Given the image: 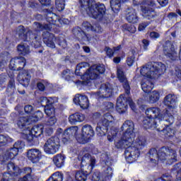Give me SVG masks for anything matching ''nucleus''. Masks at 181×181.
Returning a JSON list of instances; mask_svg holds the SVG:
<instances>
[{
	"instance_id": "1",
	"label": "nucleus",
	"mask_w": 181,
	"mask_h": 181,
	"mask_svg": "<svg viewBox=\"0 0 181 181\" xmlns=\"http://www.w3.org/2000/svg\"><path fill=\"white\" fill-rule=\"evenodd\" d=\"M146 117L143 120V127L146 129H155L158 127V122L165 121V122H168V124H166V127L163 129L160 130V129H157V131H162L165 138L172 136V129L169 127L170 124H169V120H168L169 119V117H168L165 110L160 112V109L159 107H149L146 110Z\"/></svg>"
},
{
	"instance_id": "2",
	"label": "nucleus",
	"mask_w": 181,
	"mask_h": 181,
	"mask_svg": "<svg viewBox=\"0 0 181 181\" xmlns=\"http://www.w3.org/2000/svg\"><path fill=\"white\" fill-rule=\"evenodd\" d=\"M166 70L165 64L160 62L149 63L144 66L140 73L144 78L141 81V88L144 93H151L155 87L153 83L149 79L158 78L160 73Z\"/></svg>"
},
{
	"instance_id": "3",
	"label": "nucleus",
	"mask_w": 181,
	"mask_h": 181,
	"mask_svg": "<svg viewBox=\"0 0 181 181\" xmlns=\"http://www.w3.org/2000/svg\"><path fill=\"white\" fill-rule=\"evenodd\" d=\"M79 4L82 13H87L90 18L100 20L105 15L104 4L97 3L95 0H79Z\"/></svg>"
},
{
	"instance_id": "4",
	"label": "nucleus",
	"mask_w": 181,
	"mask_h": 181,
	"mask_svg": "<svg viewBox=\"0 0 181 181\" xmlns=\"http://www.w3.org/2000/svg\"><path fill=\"white\" fill-rule=\"evenodd\" d=\"M96 131L101 135L103 134H105V132H107V141L112 142L114 138L118 134V129L115 127V118L110 113L105 114L100 122L98 124Z\"/></svg>"
},
{
	"instance_id": "5",
	"label": "nucleus",
	"mask_w": 181,
	"mask_h": 181,
	"mask_svg": "<svg viewBox=\"0 0 181 181\" xmlns=\"http://www.w3.org/2000/svg\"><path fill=\"white\" fill-rule=\"evenodd\" d=\"M149 158L151 162L156 163L158 160L166 162L168 165H171L173 162H176L177 154L176 151L170 148L162 147L158 152L156 148H151L149 151Z\"/></svg>"
},
{
	"instance_id": "6",
	"label": "nucleus",
	"mask_w": 181,
	"mask_h": 181,
	"mask_svg": "<svg viewBox=\"0 0 181 181\" xmlns=\"http://www.w3.org/2000/svg\"><path fill=\"white\" fill-rule=\"evenodd\" d=\"M146 146V139L144 136H138L134 141L132 142L129 146H126L122 149H126L124 151V156L127 162L132 163L135 162L138 158H139V153L141 150Z\"/></svg>"
},
{
	"instance_id": "7",
	"label": "nucleus",
	"mask_w": 181,
	"mask_h": 181,
	"mask_svg": "<svg viewBox=\"0 0 181 181\" xmlns=\"http://www.w3.org/2000/svg\"><path fill=\"white\" fill-rule=\"evenodd\" d=\"M134 127V122L130 120H126L123 123L121 127V130L124 131L123 136L120 140L115 143L117 149H122V148H127V146L132 144L133 139L135 138Z\"/></svg>"
},
{
	"instance_id": "8",
	"label": "nucleus",
	"mask_w": 181,
	"mask_h": 181,
	"mask_svg": "<svg viewBox=\"0 0 181 181\" xmlns=\"http://www.w3.org/2000/svg\"><path fill=\"white\" fill-rule=\"evenodd\" d=\"M164 104L167 106L165 110V114H168V116H165V118L169 117L167 120L169 122V124H173L175 122V117L173 115L177 112L176 108L177 105H176V96L175 95L168 94L164 98Z\"/></svg>"
},
{
	"instance_id": "9",
	"label": "nucleus",
	"mask_w": 181,
	"mask_h": 181,
	"mask_svg": "<svg viewBox=\"0 0 181 181\" xmlns=\"http://www.w3.org/2000/svg\"><path fill=\"white\" fill-rule=\"evenodd\" d=\"M105 71L104 65H93L86 70L81 78L84 83L88 84L93 80H97L100 74Z\"/></svg>"
},
{
	"instance_id": "10",
	"label": "nucleus",
	"mask_w": 181,
	"mask_h": 181,
	"mask_svg": "<svg viewBox=\"0 0 181 181\" xmlns=\"http://www.w3.org/2000/svg\"><path fill=\"white\" fill-rule=\"evenodd\" d=\"M128 103L133 111H135V104L131 98L121 95L117 100L116 110L119 114H125L128 110Z\"/></svg>"
},
{
	"instance_id": "11",
	"label": "nucleus",
	"mask_w": 181,
	"mask_h": 181,
	"mask_svg": "<svg viewBox=\"0 0 181 181\" xmlns=\"http://www.w3.org/2000/svg\"><path fill=\"white\" fill-rule=\"evenodd\" d=\"M60 144L57 137H51L49 139L44 145V151L48 155H54L59 152Z\"/></svg>"
},
{
	"instance_id": "12",
	"label": "nucleus",
	"mask_w": 181,
	"mask_h": 181,
	"mask_svg": "<svg viewBox=\"0 0 181 181\" xmlns=\"http://www.w3.org/2000/svg\"><path fill=\"white\" fill-rule=\"evenodd\" d=\"M79 165H81V168H86L91 172L94 167L95 166V157H91L90 154L86 153L84 156L81 157V156H78Z\"/></svg>"
},
{
	"instance_id": "13",
	"label": "nucleus",
	"mask_w": 181,
	"mask_h": 181,
	"mask_svg": "<svg viewBox=\"0 0 181 181\" xmlns=\"http://www.w3.org/2000/svg\"><path fill=\"white\" fill-rule=\"evenodd\" d=\"M112 86L109 83L102 84L95 96L98 98H108L112 95Z\"/></svg>"
},
{
	"instance_id": "14",
	"label": "nucleus",
	"mask_w": 181,
	"mask_h": 181,
	"mask_svg": "<svg viewBox=\"0 0 181 181\" xmlns=\"http://www.w3.org/2000/svg\"><path fill=\"white\" fill-rule=\"evenodd\" d=\"M26 66V59L23 57H17L10 61L11 70H22Z\"/></svg>"
},
{
	"instance_id": "15",
	"label": "nucleus",
	"mask_w": 181,
	"mask_h": 181,
	"mask_svg": "<svg viewBox=\"0 0 181 181\" xmlns=\"http://www.w3.org/2000/svg\"><path fill=\"white\" fill-rule=\"evenodd\" d=\"M78 127L77 126L71 127L66 129L62 134V142L67 144L71 138L77 135Z\"/></svg>"
},
{
	"instance_id": "16",
	"label": "nucleus",
	"mask_w": 181,
	"mask_h": 181,
	"mask_svg": "<svg viewBox=\"0 0 181 181\" xmlns=\"http://www.w3.org/2000/svg\"><path fill=\"white\" fill-rule=\"evenodd\" d=\"M42 40L44 43L51 49H54L56 45H54V42H56V37H54V35L49 33L48 31L44 32L42 33Z\"/></svg>"
},
{
	"instance_id": "17",
	"label": "nucleus",
	"mask_w": 181,
	"mask_h": 181,
	"mask_svg": "<svg viewBox=\"0 0 181 181\" xmlns=\"http://www.w3.org/2000/svg\"><path fill=\"white\" fill-rule=\"evenodd\" d=\"M117 78L120 83H123L125 93L128 95L129 94V83H128L127 76H125V74L122 69H117Z\"/></svg>"
},
{
	"instance_id": "18",
	"label": "nucleus",
	"mask_w": 181,
	"mask_h": 181,
	"mask_svg": "<svg viewBox=\"0 0 181 181\" xmlns=\"http://www.w3.org/2000/svg\"><path fill=\"white\" fill-rule=\"evenodd\" d=\"M142 16L148 21H152L158 16L156 11L152 8L141 6Z\"/></svg>"
},
{
	"instance_id": "19",
	"label": "nucleus",
	"mask_w": 181,
	"mask_h": 181,
	"mask_svg": "<svg viewBox=\"0 0 181 181\" xmlns=\"http://www.w3.org/2000/svg\"><path fill=\"white\" fill-rule=\"evenodd\" d=\"M27 156L33 163H36L42 158V152L37 148H32L28 151Z\"/></svg>"
},
{
	"instance_id": "20",
	"label": "nucleus",
	"mask_w": 181,
	"mask_h": 181,
	"mask_svg": "<svg viewBox=\"0 0 181 181\" xmlns=\"http://www.w3.org/2000/svg\"><path fill=\"white\" fill-rule=\"evenodd\" d=\"M74 103L80 105L81 108H83V110L88 108V98L86 95H76L74 98Z\"/></svg>"
},
{
	"instance_id": "21",
	"label": "nucleus",
	"mask_w": 181,
	"mask_h": 181,
	"mask_svg": "<svg viewBox=\"0 0 181 181\" xmlns=\"http://www.w3.org/2000/svg\"><path fill=\"white\" fill-rule=\"evenodd\" d=\"M126 19L129 23H138L139 18L136 15V11L132 8H129L126 11Z\"/></svg>"
},
{
	"instance_id": "22",
	"label": "nucleus",
	"mask_w": 181,
	"mask_h": 181,
	"mask_svg": "<svg viewBox=\"0 0 181 181\" xmlns=\"http://www.w3.org/2000/svg\"><path fill=\"white\" fill-rule=\"evenodd\" d=\"M18 80L22 86L24 87H28L29 86V82L30 81V74L28 71H23L20 72L18 76Z\"/></svg>"
},
{
	"instance_id": "23",
	"label": "nucleus",
	"mask_w": 181,
	"mask_h": 181,
	"mask_svg": "<svg viewBox=\"0 0 181 181\" xmlns=\"http://www.w3.org/2000/svg\"><path fill=\"white\" fill-rule=\"evenodd\" d=\"M16 32L19 38L22 39L23 40H28V37H29V36H30V33H32V32L29 31V30L25 29L23 25L18 26Z\"/></svg>"
},
{
	"instance_id": "24",
	"label": "nucleus",
	"mask_w": 181,
	"mask_h": 181,
	"mask_svg": "<svg viewBox=\"0 0 181 181\" xmlns=\"http://www.w3.org/2000/svg\"><path fill=\"white\" fill-rule=\"evenodd\" d=\"M83 28L86 29V30L92 32H95V33H101L103 32V28L98 24H95L92 25L90 23L86 21L83 23Z\"/></svg>"
},
{
	"instance_id": "25",
	"label": "nucleus",
	"mask_w": 181,
	"mask_h": 181,
	"mask_svg": "<svg viewBox=\"0 0 181 181\" xmlns=\"http://www.w3.org/2000/svg\"><path fill=\"white\" fill-rule=\"evenodd\" d=\"M164 54L171 60H176L177 59V53L175 51V47L172 45H170L169 47H164Z\"/></svg>"
},
{
	"instance_id": "26",
	"label": "nucleus",
	"mask_w": 181,
	"mask_h": 181,
	"mask_svg": "<svg viewBox=\"0 0 181 181\" xmlns=\"http://www.w3.org/2000/svg\"><path fill=\"white\" fill-rule=\"evenodd\" d=\"M18 155V150L13 148L7 150L3 155V161L6 162V160H11L14 159L15 156Z\"/></svg>"
},
{
	"instance_id": "27",
	"label": "nucleus",
	"mask_w": 181,
	"mask_h": 181,
	"mask_svg": "<svg viewBox=\"0 0 181 181\" xmlns=\"http://www.w3.org/2000/svg\"><path fill=\"white\" fill-rule=\"evenodd\" d=\"M86 119L84 115L81 113H75L69 116V121L70 124H76V122H83Z\"/></svg>"
},
{
	"instance_id": "28",
	"label": "nucleus",
	"mask_w": 181,
	"mask_h": 181,
	"mask_svg": "<svg viewBox=\"0 0 181 181\" xmlns=\"http://www.w3.org/2000/svg\"><path fill=\"white\" fill-rule=\"evenodd\" d=\"M64 160H66V157L62 154H57L53 157V162L57 168L64 166Z\"/></svg>"
},
{
	"instance_id": "29",
	"label": "nucleus",
	"mask_w": 181,
	"mask_h": 181,
	"mask_svg": "<svg viewBox=\"0 0 181 181\" xmlns=\"http://www.w3.org/2000/svg\"><path fill=\"white\" fill-rule=\"evenodd\" d=\"M82 134L83 136H86V138H91V136H94V130L93 129V127L90 124H85L82 127Z\"/></svg>"
},
{
	"instance_id": "30",
	"label": "nucleus",
	"mask_w": 181,
	"mask_h": 181,
	"mask_svg": "<svg viewBox=\"0 0 181 181\" xmlns=\"http://www.w3.org/2000/svg\"><path fill=\"white\" fill-rule=\"evenodd\" d=\"M17 50L19 54H22V56H26V54H29L30 53V48H29V45L23 42L18 45Z\"/></svg>"
},
{
	"instance_id": "31",
	"label": "nucleus",
	"mask_w": 181,
	"mask_h": 181,
	"mask_svg": "<svg viewBox=\"0 0 181 181\" xmlns=\"http://www.w3.org/2000/svg\"><path fill=\"white\" fill-rule=\"evenodd\" d=\"M160 98V93L158 90L150 91L148 94V103L150 104H155V103H158L159 99Z\"/></svg>"
},
{
	"instance_id": "32",
	"label": "nucleus",
	"mask_w": 181,
	"mask_h": 181,
	"mask_svg": "<svg viewBox=\"0 0 181 181\" xmlns=\"http://www.w3.org/2000/svg\"><path fill=\"white\" fill-rule=\"evenodd\" d=\"M32 124V120L30 119V117H20L18 122H17V125L18 127H19L21 129H23V128H25V127H26V125H29Z\"/></svg>"
},
{
	"instance_id": "33",
	"label": "nucleus",
	"mask_w": 181,
	"mask_h": 181,
	"mask_svg": "<svg viewBox=\"0 0 181 181\" xmlns=\"http://www.w3.org/2000/svg\"><path fill=\"white\" fill-rule=\"evenodd\" d=\"M90 67V64L87 62H81L76 65V69L75 70V74L76 76H80L83 74V71H86V69Z\"/></svg>"
},
{
	"instance_id": "34",
	"label": "nucleus",
	"mask_w": 181,
	"mask_h": 181,
	"mask_svg": "<svg viewBox=\"0 0 181 181\" xmlns=\"http://www.w3.org/2000/svg\"><path fill=\"white\" fill-rule=\"evenodd\" d=\"M34 29L35 32H40L41 30H50L52 29V24L42 25L40 23H34Z\"/></svg>"
},
{
	"instance_id": "35",
	"label": "nucleus",
	"mask_w": 181,
	"mask_h": 181,
	"mask_svg": "<svg viewBox=\"0 0 181 181\" xmlns=\"http://www.w3.org/2000/svg\"><path fill=\"white\" fill-rule=\"evenodd\" d=\"M43 128L44 127L42 124L35 125L30 131H31V134H34L35 138H37V136H40L43 134Z\"/></svg>"
},
{
	"instance_id": "36",
	"label": "nucleus",
	"mask_w": 181,
	"mask_h": 181,
	"mask_svg": "<svg viewBox=\"0 0 181 181\" xmlns=\"http://www.w3.org/2000/svg\"><path fill=\"white\" fill-rule=\"evenodd\" d=\"M129 0H110V6L112 11H119L121 2H128Z\"/></svg>"
},
{
	"instance_id": "37",
	"label": "nucleus",
	"mask_w": 181,
	"mask_h": 181,
	"mask_svg": "<svg viewBox=\"0 0 181 181\" xmlns=\"http://www.w3.org/2000/svg\"><path fill=\"white\" fill-rule=\"evenodd\" d=\"M7 169L8 170L13 173V175H15L16 176H18V175L22 173V170L19 169V167L15 166V164H13V163H9L8 164Z\"/></svg>"
},
{
	"instance_id": "38",
	"label": "nucleus",
	"mask_w": 181,
	"mask_h": 181,
	"mask_svg": "<svg viewBox=\"0 0 181 181\" xmlns=\"http://www.w3.org/2000/svg\"><path fill=\"white\" fill-rule=\"evenodd\" d=\"M24 173L27 175L22 178H20L18 181H33V177L30 175L32 173V168H24Z\"/></svg>"
},
{
	"instance_id": "39",
	"label": "nucleus",
	"mask_w": 181,
	"mask_h": 181,
	"mask_svg": "<svg viewBox=\"0 0 181 181\" xmlns=\"http://www.w3.org/2000/svg\"><path fill=\"white\" fill-rule=\"evenodd\" d=\"M47 181H63V174L60 172H56Z\"/></svg>"
},
{
	"instance_id": "40",
	"label": "nucleus",
	"mask_w": 181,
	"mask_h": 181,
	"mask_svg": "<svg viewBox=\"0 0 181 181\" xmlns=\"http://www.w3.org/2000/svg\"><path fill=\"white\" fill-rule=\"evenodd\" d=\"M45 112L47 117H54L56 111L54 110V106L53 105H47L45 107Z\"/></svg>"
},
{
	"instance_id": "41",
	"label": "nucleus",
	"mask_w": 181,
	"mask_h": 181,
	"mask_svg": "<svg viewBox=\"0 0 181 181\" xmlns=\"http://www.w3.org/2000/svg\"><path fill=\"white\" fill-rule=\"evenodd\" d=\"M75 180L86 181L87 180V174L83 171H77L75 174Z\"/></svg>"
},
{
	"instance_id": "42",
	"label": "nucleus",
	"mask_w": 181,
	"mask_h": 181,
	"mask_svg": "<svg viewBox=\"0 0 181 181\" xmlns=\"http://www.w3.org/2000/svg\"><path fill=\"white\" fill-rule=\"evenodd\" d=\"M173 170L177 173L176 181H181V163L175 165Z\"/></svg>"
},
{
	"instance_id": "43",
	"label": "nucleus",
	"mask_w": 181,
	"mask_h": 181,
	"mask_svg": "<svg viewBox=\"0 0 181 181\" xmlns=\"http://www.w3.org/2000/svg\"><path fill=\"white\" fill-rule=\"evenodd\" d=\"M40 118H43V112L40 110L37 111L33 116L30 117L31 122H36V121H39Z\"/></svg>"
},
{
	"instance_id": "44",
	"label": "nucleus",
	"mask_w": 181,
	"mask_h": 181,
	"mask_svg": "<svg viewBox=\"0 0 181 181\" xmlns=\"http://www.w3.org/2000/svg\"><path fill=\"white\" fill-rule=\"evenodd\" d=\"M55 5L57 11L60 12L64 9L66 0H55Z\"/></svg>"
},
{
	"instance_id": "45",
	"label": "nucleus",
	"mask_w": 181,
	"mask_h": 181,
	"mask_svg": "<svg viewBox=\"0 0 181 181\" xmlns=\"http://www.w3.org/2000/svg\"><path fill=\"white\" fill-rule=\"evenodd\" d=\"M76 141L79 143V144H87V142L88 141H90L89 138H87L86 136L83 135L82 134H79L76 136Z\"/></svg>"
},
{
	"instance_id": "46",
	"label": "nucleus",
	"mask_w": 181,
	"mask_h": 181,
	"mask_svg": "<svg viewBox=\"0 0 181 181\" xmlns=\"http://www.w3.org/2000/svg\"><path fill=\"white\" fill-rule=\"evenodd\" d=\"M25 148V142L17 141L14 144L13 148L16 149L17 152L21 151Z\"/></svg>"
},
{
	"instance_id": "47",
	"label": "nucleus",
	"mask_w": 181,
	"mask_h": 181,
	"mask_svg": "<svg viewBox=\"0 0 181 181\" xmlns=\"http://www.w3.org/2000/svg\"><path fill=\"white\" fill-rule=\"evenodd\" d=\"M92 181H103V178H101V173L100 171H95L91 175Z\"/></svg>"
},
{
	"instance_id": "48",
	"label": "nucleus",
	"mask_w": 181,
	"mask_h": 181,
	"mask_svg": "<svg viewBox=\"0 0 181 181\" xmlns=\"http://www.w3.org/2000/svg\"><path fill=\"white\" fill-rule=\"evenodd\" d=\"M25 138L27 139V141H28V142H33V139H35L36 136H35L34 134H32L30 130H28L26 132Z\"/></svg>"
},
{
	"instance_id": "49",
	"label": "nucleus",
	"mask_w": 181,
	"mask_h": 181,
	"mask_svg": "<svg viewBox=\"0 0 181 181\" xmlns=\"http://www.w3.org/2000/svg\"><path fill=\"white\" fill-rule=\"evenodd\" d=\"M57 119H56V117L55 116H51L49 117L48 121H47L45 125L47 127H53V125H54V124H56Z\"/></svg>"
},
{
	"instance_id": "50",
	"label": "nucleus",
	"mask_w": 181,
	"mask_h": 181,
	"mask_svg": "<svg viewBox=\"0 0 181 181\" xmlns=\"http://www.w3.org/2000/svg\"><path fill=\"white\" fill-rule=\"evenodd\" d=\"M149 23H151L148 21L140 23L139 25L138 30H139V32H142V30H145V29H146V28L149 26Z\"/></svg>"
},
{
	"instance_id": "51",
	"label": "nucleus",
	"mask_w": 181,
	"mask_h": 181,
	"mask_svg": "<svg viewBox=\"0 0 181 181\" xmlns=\"http://www.w3.org/2000/svg\"><path fill=\"white\" fill-rule=\"evenodd\" d=\"M37 87L40 91H45V89L46 87H47V82H39L37 85Z\"/></svg>"
},
{
	"instance_id": "52",
	"label": "nucleus",
	"mask_w": 181,
	"mask_h": 181,
	"mask_svg": "<svg viewBox=\"0 0 181 181\" xmlns=\"http://www.w3.org/2000/svg\"><path fill=\"white\" fill-rule=\"evenodd\" d=\"M70 74H71L70 70L69 69L64 70L62 73V77L63 78L69 81V80H70V78H71Z\"/></svg>"
},
{
	"instance_id": "53",
	"label": "nucleus",
	"mask_w": 181,
	"mask_h": 181,
	"mask_svg": "<svg viewBox=\"0 0 181 181\" xmlns=\"http://www.w3.org/2000/svg\"><path fill=\"white\" fill-rule=\"evenodd\" d=\"M105 52H106V54L107 56H108V57H112V56H114V53H115V52H114V49L106 47L105 48Z\"/></svg>"
},
{
	"instance_id": "54",
	"label": "nucleus",
	"mask_w": 181,
	"mask_h": 181,
	"mask_svg": "<svg viewBox=\"0 0 181 181\" xmlns=\"http://www.w3.org/2000/svg\"><path fill=\"white\" fill-rule=\"evenodd\" d=\"M40 102L41 105H42V107H47V105H49L48 98L46 97H41L40 98Z\"/></svg>"
},
{
	"instance_id": "55",
	"label": "nucleus",
	"mask_w": 181,
	"mask_h": 181,
	"mask_svg": "<svg viewBox=\"0 0 181 181\" xmlns=\"http://www.w3.org/2000/svg\"><path fill=\"white\" fill-rule=\"evenodd\" d=\"M9 139V136L0 134V144L2 145H5L6 142H8Z\"/></svg>"
},
{
	"instance_id": "56",
	"label": "nucleus",
	"mask_w": 181,
	"mask_h": 181,
	"mask_svg": "<svg viewBox=\"0 0 181 181\" xmlns=\"http://www.w3.org/2000/svg\"><path fill=\"white\" fill-rule=\"evenodd\" d=\"M143 6H146L149 8L151 6L152 8L156 6L155 1L153 0H146V3L143 5Z\"/></svg>"
},
{
	"instance_id": "57",
	"label": "nucleus",
	"mask_w": 181,
	"mask_h": 181,
	"mask_svg": "<svg viewBox=\"0 0 181 181\" xmlns=\"http://www.w3.org/2000/svg\"><path fill=\"white\" fill-rule=\"evenodd\" d=\"M45 132L47 135H51L53 134V128L52 126H45Z\"/></svg>"
},
{
	"instance_id": "58",
	"label": "nucleus",
	"mask_w": 181,
	"mask_h": 181,
	"mask_svg": "<svg viewBox=\"0 0 181 181\" xmlns=\"http://www.w3.org/2000/svg\"><path fill=\"white\" fill-rule=\"evenodd\" d=\"M146 3V0H133V4L136 6L138 5H141L144 6V4Z\"/></svg>"
},
{
	"instance_id": "59",
	"label": "nucleus",
	"mask_w": 181,
	"mask_h": 181,
	"mask_svg": "<svg viewBox=\"0 0 181 181\" xmlns=\"http://www.w3.org/2000/svg\"><path fill=\"white\" fill-rule=\"evenodd\" d=\"M76 37H78V39H84L85 37H87V39H88V37L83 31H78L77 33Z\"/></svg>"
},
{
	"instance_id": "60",
	"label": "nucleus",
	"mask_w": 181,
	"mask_h": 181,
	"mask_svg": "<svg viewBox=\"0 0 181 181\" xmlns=\"http://www.w3.org/2000/svg\"><path fill=\"white\" fill-rule=\"evenodd\" d=\"M24 110L25 112H26L27 114H30V112L33 111V106L30 105H25L24 107Z\"/></svg>"
},
{
	"instance_id": "61",
	"label": "nucleus",
	"mask_w": 181,
	"mask_h": 181,
	"mask_svg": "<svg viewBox=\"0 0 181 181\" xmlns=\"http://www.w3.org/2000/svg\"><path fill=\"white\" fill-rule=\"evenodd\" d=\"M134 60H135V56L132 55L127 58V63L129 66H132V64H134Z\"/></svg>"
},
{
	"instance_id": "62",
	"label": "nucleus",
	"mask_w": 181,
	"mask_h": 181,
	"mask_svg": "<svg viewBox=\"0 0 181 181\" xmlns=\"http://www.w3.org/2000/svg\"><path fill=\"white\" fill-rule=\"evenodd\" d=\"M57 98H48V105H53V104H56L57 103Z\"/></svg>"
},
{
	"instance_id": "63",
	"label": "nucleus",
	"mask_w": 181,
	"mask_h": 181,
	"mask_svg": "<svg viewBox=\"0 0 181 181\" xmlns=\"http://www.w3.org/2000/svg\"><path fill=\"white\" fill-rule=\"evenodd\" d=\"M161 181H173L172 176L168 175H163Z\"/></svg>"
},
{
	"instance_id": "64",
	"label": "nucleus",
	"mask_w": 181,
	"mask_h": 181,
	"mask_svg": "<svg viewBox=\"0 0 181 181\" xmlns=\"http://www.w3.org/2000/svg\"><path fill=\"white\" fill-rule=\"evenodd\" d=\"M160 35L159 33H156V32H151L150 33V37L151 39H158V37H160Z\"/></svg>"
}]
</instances>
